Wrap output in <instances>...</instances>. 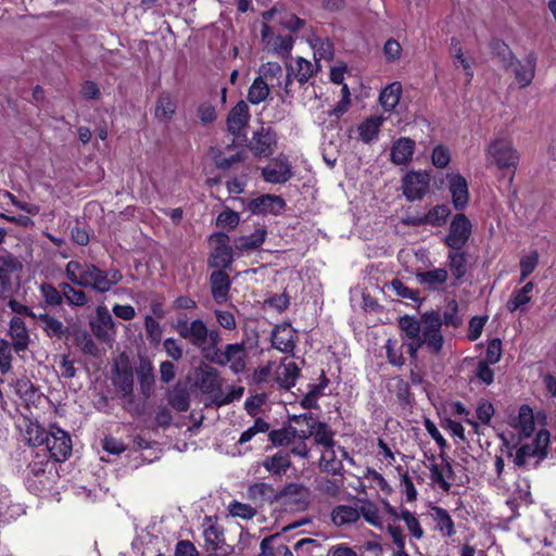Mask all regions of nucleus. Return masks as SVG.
Masks as SVG:
<instances>
[{
    "mask_svg": "<svg viewBox=\"0 0 556 556\" xmlns=\"http://www.w3.org/2000/svg\"><path fill=\"white\" fill-rule=\"evenodd\" d=\"M331 519L337 527L351 525L359 519V510L357 506L339 505L332 509Z\"/></svg>",
    "mask_w": 556,
    "mask_h": 556,
    "instance_id": "35",
    "label": "nucleus"
},
{
    "mask_svg": "<svg viewBox=\"0 0 556 556\" xmlns=\"http://www.w3.org/2000/svg\"><path fill=\"white\" fill-rule=\"evenodd\" d=\"M175 329L182 339L187 340L198 349H201L206 344L207 326L200 318L193 319L192 321H189L186 316L184 318H178Z\"/></svg>",
    "mask_w": 556,
    "mask_h": 556,
    "instance_id": "10",
    "label": "nucleus"
},
{
    "mask_svg": "<svg viewBox=\"0 0 556 556\" xmlns=\"http://www.w3.org/2000/svg\"><path fill=\"white\" fill-rule=\"evenodd\" d=\"M533 288V282L529 281L521 289L517 290L507 301V309L513 313L521 306L528 304L531 301L529 293L532 292Z\"/></svg>",
    "mask_w": 556,
    "mask_h": 556,
    "instance_id": "44",
    "label": "nucleus"
},
{
    "mask_svg": "<svg viewBox=\"0 0 556 556\" xmlns=\"http://www.w3.org/2000/svg\"><path fill=\"white\" fill-rule=\"evenodd\" d=\"M244 392L243 387H230V390L227 394H224L220 390V393L214 395V403L220 407L227 405L236 400H239Z\"/></svg>",
    "mask_w": 556,
    "mask_h": 556,
    "instance_id": "59",
    "label": "nucleus"
},
{
    "mask_svg": "<svg viewBox=\"0 0 556 556\" xmlns=\"http://www.w3.org/2000/svg\"><path fill=\"white\" fill-rule=\"evenodd\" d=\"M74 341L80 351L90 356H99L100 349L92 339V334L86 330H77L74 333Z\"/></svg>",
    "mask_w": 556,
    "mask_h": 556,
    "instance_id": "38",
    "label": "nucleus"
},
{
    "mask_svg": "<svg viewBox=\"0 0 556 556\" xmlns=\"http://www.w3.org/2000/svg\"><path fill=\"white\" fill-rule=\"evenodd\" d=\"M309 490L301 483H288L277 492L276 501L304 508L309 503Z\"/></svg>",
    "mask_w": 556,
    "mask_h": 556,
    "instance_id": "16",
    "label": "nucleus"
},
{
    "mask_svg": "<svg viewBox=\"0 0 556 556\" xmlns=\"http://www.w3.org/2000/svg\"><path fill=\"white\" fill-rule=\"evenodd\" d=\"M320 468L330 475H342L343 465L336 456L333 448L327 450L320 457Z\"/></svg>",
    "mask_w": 556,
    "mask_h": 556,
    "instance_id": "47",
    "label": "nucleus"
},
{
    "mask_svg": "<svg viewBox=\"0 0 556 556\" xmlns=\"http://www.w3.org/2000/svg\"><path fill=\"white\" fill-rule=\"evenodd\" d=\"M269 96V87L262 76L256 77L248 91V101L252 104H260Z\"/></svg>",
    "mask_w": 556,
    "mask_h": 556,
    "instance_id": "41",
    "label": "nucleus"
},
{
    "mask_svg": "<svg viewBox=\"0 0 556 556\" xmlns=\"http://www.w3.org/2000/svg\"><path fill=\"white\" fill-rule=\"evenodd\" d=\"M35 320L39 323L40 327L49 338L61 339L67 332V328L63 323L49 314H38Z\"/></svg>",
    "mask_w": 556,
    "mask_h": 556,
    "instance_id": "32",
    "label": "nucleus"
},
{
    "mask_svg": "<svg viewBox=\"0 0 556 556\" xmlns=\"http://www.w3.org/2000/svg\"><path fill=\"white\" fill-rule=\"evenodd\" d=\"M198 386L203 393L215 394L220 393L222 380L218 370L211 366L200 369L198 375Z\"/></svg>",
    "mask_w": 556,
    "mask_h": 556,
    "instance_id": "22",
    "label": "nucleus"
},
{
    "mask_svg": "<svg viewBox=\"0 0 556 556\" xmlns=\"http://www.w3.org/2000/svg\"><path fill=\"white\" fill-rule=\"evenodd\" d=\"M295 339L296 330L288 323L276 325L271 330V345L282 353H293Z\"/></svg>",
    "mask_w": 556,
    "mask_h": 556,
    "instance_id": "14",
    "label": "nucleus"
},
{
    "mask_svg": "<svg viewBox=\"0 0 556 556\" xmlns=\"http://www.w3.org/2000/svg\"><path fill=\"white\" fill-rule=\"evenodd\" d=\"M112 382L122 397L126 399L129 404L134 403V370L129 357L125 353L119 355L118 362L112 369Z\"/></svg>",
    "mask_w": 556,
    "mask_h": 556,
    "instance_id": "7",
    "label": "nucleus"
},
{
    "mask_svg": "<svg viewBox=\"0 0 556 556\" xmlns=\"http://www.w3.org/2000/svg\"><path fill=\"white\" fill-rule=\"evenodd\" d=\"M399 327L407 339L417 337L421 331L420 320L418 321L415 317L408 315L400 318Z\"/></svg>",
    "mask_w": 556,
    "mask_h": 556,
    "instance_id": "55",
    "label": "nucleus"
},
{
    "mask_svg": "<svg viewBox=\"0 0 556 556\" xmlns=\"http://www.w3.org/2000/svg\"><path fill=\"white\" fill-rule=\"evenodd\" d=\"M250 110L244 101H239L228 113L227 128L233 136H239L250 121Z\"/></svg>",
    "mask_w": 556,
    "mask_h": 556,
    "instance_id": "20",
    "label": "nucleus"
},
{
    "mask_svg": "<svg viewBox=\"0 0 556 556\" xmlns=\"http://www.w3.org/2000/svg\"><path fill=\"white\" fill-rule=\"evenodd\" d=\"M200 350L203 357L210 363L216 364L218 366H225L224 351L219 350L217 346H206L205 344Z\"/></svg>",
    "mask_w": 556,
    "mask_h": 556,
    "instance_id": "63",
    "label": "nucleus"
},
{
    "mask_svg": "<svg viewBox=\"0 0 556 556\" xmlns=\"http://www.w3.org/2000/svg\"><path fill=\"white\" fill-rule=\"evenodd\" d=\"M539 264V253L538 251H532L526 256H522L520 260V281H523L528 276H530Z\"/></svg>",
    "mask_w": 556,
    "mask_h": 556,
    "instance_id": "56",
    "label": "nucleus"
},
{
    "mask_svg": "<svg viewBox=\"0 0 556 556\" xmlns=\"http://www.w3.org/2000/svg\"><path fill=\"white\" fill-rule=\"evenodd\" d=\"M518 426L521 429V433L529 438L534 432V416L529 405H521L518 414Z\"/></svg>",
    "mask_w": 556,
    "mask_h": 556,
    "instance_id": "49",
    "label": "nucleus"
},
{
    "mask_svg": "<svg viewBox=\"0 0 556 556\" xmlns=\"http://www.w3.org/2000/svg\"><path fill=\"white\" fill-rule=\"evenodd\" d=\"M292 75L300 84H305L313 76V64L303 58H299L296 61V71L292 67L288 68L287 86L289 85Z\"/></svg>",
    "mask_w": 556,
    "mask_h": 556,
    "instance_id": "46",
    "label": "nucleus"
},
{
    "mask_svg": "<svg viewBox=\"0 0 556 556\" xmlns=\"http://www.w3.org/2000/svg\"><path fill=\"white\" fill-rule=\"evenodd\" d=\"M40 293L47 305L58 306L63 302L62 290L55 288L51 283L45 282L40 285Z\"/></svg>",
    "mask_w": 556,
    "mask_h": 556,
    "instance_id": "53",
    "label": "nucleus"
},
{
    "mask_svg": "<svg viewBox=\"0 0 556 556\" xmlns=\"http://www.w3.org/2000/svg\"><path fill=\"white\" fill-rule=\"evenodd\" d=\"M293 433L294 427H283L269 431L268 439L274 446H288L294 440Z\"/></svg>",
    "mask_w": 556,
    "mask_h": 556,
    "instance_id": "52",
    "label": "nucleus"
},
{
    "mask_svg": "<svg viewBox=\"0 0 556 556\" xmlns=\"http://www.w3.org/2000/svg\"><path fill=\"white\" fill-rule=\"evenodd\" d=\"M430 175L427 172H409L403 178V194L413 202L421 200L429 191Z\"/></svg>",
    "mask_w": 556,
    "mask_h": 556,
    "instance_id": "12",
    "label": "nucleus"
},
{
    "mask_svg": "<svg viewBox=\"0 0 556 556\" xmlns=\"http://www.w3.org/2000/svg\"><path fill=\"white\" fill-rule=\"evenodd\" d=\"M45 446L49 451L50 457L55 462H64L72 454V439L70 434L56 426L50 427L49 438Z\"/></svg>",
    "mask_w": 556,
    "mask_h": 556,
    "instance_id": "9",
    "label": "nucleus"
},
{
    "mask_svg": "<svg viewBox=\"0 0 556 556\" xmlns=\"http://www.w3.org/2000/svg\"><path fill=\"white\" fill-rule=\"evenodd\" d=\"M447 263L455 278L453 286H457L467 273V254L462 250H452L447 254Z\"/></svg>",
    "mask_w": 556,
    "mask_h": 556,
    "instance_id": "30",
    "label": "nucleus"
},
{
    "mask_svg": "<svg viewBox=\"0 0 556 556\" xmlns=\"http://www.w3.org/2000/svg\"><path fill=\"white\" fill-rule=\"evenodd\" d=\"M549 439H551L549 431L546 429H541L536 433L533 442L531 443L535 447H538V452L540 453V460L544 459L547 456V447H548Z\"/></svg>",
    "mask_w": 556,
    "mask_h": 556,
    "instance_id": "62",
    "label": "nucleus"
},
{
    "mask_svg": "<svg viewBox=\"0 0 556 556\" xmlns=\"http://www.w3.org/2000/svg\"><path fill=\"white\" fill-rule=\"evenodd\" d=\"M75 285L61 282L59 288L62 290L63 299L67 302L68 305L72 306H84L88 303V298L86 293L74 287Z\"/></svg>",
    "mask_w": 556,
    "mask_h": 556,
    "instance_id": "37",
    "label": "nucleus"
},
{
    "mask_svg": "<svg viewBox=\"0 0 556 556\" xmlns=\"http://www.w3.org/2000/svg\"><path fill=\"white\" fill-rule=\"evenodd\" d=\"M277 148V132L270 127H262L255 131L250 149L257 157L270 156Z\"/></svg>",
    "mask_w": 556,
    "mask_h": 556,
    "instance_id": "13",
    "label": "nucleus"
},
{
    "mask_svg": "<svg viewBox=\"0 0 556 556\" xmlns=\"http://www.w3.org/2000/svg\"><path fill=\"white\" fill-rule=\"evenodd\" d=\"M443 325L442 316L437 311L426 312L420 317V334L426 342L427 350L432 354H439L442 351L444 339L441 333Z\"/></svg>",
    "mask_w": 556,
    "mask_h": 556,
    "instance_id": "4",
    "label": "nucleus"
},
{
    "mask_svg": "<svg viewBox=\"0 0 556 556\" xmlns=\"http://www.w3.org/2000/svg\"><path fill=\"white\" fill-rule=\"evenodd\" d=\"M277 492L273 485L265 482H257L249 486L248 496L253 501H276Z\"/></svg>",
    "mask_w": 556,
    "mask_h": 556,
    "instance_id": "42",
    "label": "nucleus"
},
{
    "mask_svg": "<svg viewBox=\"0 0 556 556\" xmlns=\"http://www.w3.org/2000/svg\"><path fill=\"white\" fill-rule=\"evenodd\" d=\"M229 513L233 517H240L242 519H252L256 515V509L249 504L240 502H233L229 505Z\"/></svg>",
    "mask_w": 556,
    "mask_h": 556,
    "instance_id": "60",
    "label": "nucleus"
},
{
    "mask_svg": "<svg viewBox=\"0 0 556 556\" xmlns=\"http://www.w3.org/2000/svg\"><path fill=\"white\" fill-rule=\"evenodd\" d=\"M432 164L437 168H444L447 166L451 160L450 151L443 146H437L432 151Z\"/></svg>",
    "mask_w": 556,
    "mask_h": 556,
    "instance_id": "64",
    "label": "nucleus"
},
{
    "mask_svg": "<svg viewBox=\"0 0 556 556\" xmlns=\"http://www.w3.org/2000/svg\"><path fill=\"white\" fill-rule=\"evenodd\" d=\"M492 48L503 56L505 68L513 71L515 79L520 88H526L532 83L536 67V56L534 53H529L523 60H518L513 55L509 48L502 41L497 40L493 42Z\"/></svg>",
    "mask_w": 556,
    "mask_h": 556,
    "instance_id": "2",
    "label": "nucleus"
},
{
    "mask_svg": "<svg viewBox=\"0 0 556 556\" xmlns=\"http://www.w3.org/2000/svg\"><path fill=\"white\" fill-rule=\"evenodd\" d=\"M245 339L240 343L226 344L224 350L225 366L229 365L230 369L235 374H240L245 370V349L254 348L258 342V332L256 330L251 331V336L245 334Z\"/></svg>",
    "mask_w": 556,
    "mask_h": 556,
    "instance_id": "6",
    "label": "nucleus"
},
{
    "mask_svg": "<svg viewBox=\"0 0 556 556\" xmlns=\"http://www.w3.org/2000/svg\"><path fill=\"white\" fill-rule=\"evenodd\" d=\"M300 376V368L294 362H282L276 371V380L281 388L290 390Z\"/></svg>",
    "mask_w": 556,
    "mask_h": 556,
    "instance_id": "29",
    "label": "nucleus"
},
{
    "mask_svg": "<svg viewBox=\"0 0 556 556\" xmlns=\"http://www.w3.org/2000/svg\"><path fill=\"white\" fill-rule=\"evenodd\" d=\"M415 149L414 140L409 138H401L391 149V161L397 165H404L412 160Z\"/></svg>",
    "mask_w": 556,
    "mask_h": 556,
    "instance_id": "28",
    "label": "nucleus"
},
{
    "mask_svg": "<svg viewBox=\"0 0 556 556\" xmlns=\"http://www.w3.org/2000/svg\"><path fill=\"white\" fill-rule=\"evenodd\" d=\"M402 92V86L400 83L395 81L387 86L379 96V101L384 111H392L400 101Z\"/></svg>",
    "mask_w": 556,
    "mask_h": 556,
    "instance_id": "36",
    "label": "nucleus"
},
{
    "mask_svg": "<svg viewBox=\"0 0 556 556\" xmlns=\"http://www.w3.org/2000/svg\"><path fill=\"white\" fill-rule=\"evenodd\" d=\"M205 542L212 545V549L215 552L222 547L225 542L224 529L216 525H212L204 530Z\"/></svg>",
    "mask_w": 556,
    "mask_h": 556,
    "instance_id": "54",
    "label": "nucleus"
},
{
    "mask_svg": "<svg viewBox=\"0 0 556 556\" xmlns=\"http://www.w3.org/2000/svg\"><path fill=\"white\" fill-rule=\"evenodd\" d=\"M9 336L11 345L16 353L25 352L30 343L29 333L24 320L14 316L10 320Z\"/></svg>",
    "mask_w": 556,
    "mask_h": 556,
    "instance_id": "19",
    "label": "nucleus"
},
{
    "mask_svg": "<svg viewBox=\"0 0 556 556\" xmlns=\"http://www.w3.org/2000/svg\"><path fill=\"white\" fill-rule=\"evenodd\" d=\"M176 101L167 92H162L156 100L154 116L160 122H169L176 112Z\"/></svg>",
    "mask_w": 556,
    "mask_h": 556,
    "instance_id": "31",
    "label": "nucleus"
},
{
    "mask_svg": "<svg viewBox=\"0 0 556 556\" xmlns=\"http://www.w3.org/2000/svg\"><path fill=\"white\" fill-rule=\"evenodd\" d=\"M22 263L10 253L0 255V298L4 299L11 292V276L22 269Z\"/></svg>",
    "mask_w": 556,
    "mask_h": 556,
    "instance_id": "15",
    "label": "nucleus"
},
{
    "mask_svg": "<svg viewBox=\"0 0 556 556\" xmlns=\"http://www.w3.org/2000/svg\"><path fill=\"white\" fill-rule=\"evenodd\" d=\"M136 375L140 387V392L144 399H149L155 388L154 366L148 357H140L136 367Z\"/></svg>",
    "mask_w": 556,
    "mask_h": 556,
    "instance_id": "18",
    "label": "nucleus"
},
{
    "mask_svg": "<svg viewBox=\"0 0 556 556\" xmlns=\"http://www.w3.org/2000/svg\"><path fill=\"white\" fill-rule=\"evenodd\" d=\"M486 160L495 164L500 169H510L511 173H515L519 154L508 138L496 137L486 147ZM513 178L514 174L509 178L510 182Z\"/></svg>",
    "mask_w": 556,
    "mask_h": 556,
    "instance_id": "3",
    "label": "nucleus"
},
{
    "mask_svg": "<svg viewBox=\"0 0 556 556\" xmlns=\"http://www.w3.org/2000/svg\"><path fill=\"white\" fill-rule=\"evenodd\" d=\"M267 236L265 227H260L248 236H241L233 241L235 250L238 253H244L257 250L264 242Z\"/></svg>",
    "mask_w": 556,
    "mask_h": 556,
    "instance_id": "24",
    "label": "nucleus"
},
{
    "mask_svg": "<svg viewBox=\"0 0 556 556\" xmlns=\"http://www.w3.org/2000/svg\"><path fill=\"white\" fill-rule=\"evenodd\" d=\"M443 324L457 328L462 325V318L458 316V304L455 300L448 303V309L444 312L442 317Z\"/></svg>",
    "mask_w": 556,
    "mask_h": 556,
    "instance_id": "61",
    "label": "nucleus"
},
{
    "mask_svg": "<svg viewBox=\"0 0 556 556\" xmlns=\"http://www.w3.org/2000/svg\"><path fill=\"white\" fill-rule=\"evenodd\" d=\"M12 350L13 346L9 341L0 340V371L2 374L9 372L12 368Z\"/></svg>",
    "mask_w": 556,
    "mask_h": 556,
    "instance_id": "58",
    "label": "nucleus"
},
{
    "mask_svg": "<svg viewBox=\"0 0 556 556\" xmlns=\"http://www.w3.org/2000/svg\"><path fill=\"white\" fill-rule=\"evenodd\" d=\"M382 122V117H370L363 122L358 127L362 141L369 143L376 139L378 137Z\"/></svg>",
    "mask_w": 556,
    "mask_h": 556,
    "instance_id": "43",
    "label": "nucleus"
},
{
    "mask_svg": "<svg viewBox=\"0 0 556 556\" xmlns=\"http://www.w3.org/2000/svg\"><path fill=\"white\" fill-rule=\"evenodd\" d=\"M263 467L273 475H282L291 467L290 454L279 451L263 462Z\"/></svg>",
    "mask_w": 556,
    "mask_h": 556,
    "instance_id": "34",
    "label": "nucleus"
},
{
    "mask_svg": "<svg viewBox=\"0 0 556 556\" xmlns=\"http://www.w3.org/2000/svg\"><path fill=\"white\" fill-rule=\"evenodd\" d=\"M313 435L315 438V443L323 445L326 450H331L336 445V441L333 440L334 432L326 422L315 420Z\"/></svg>",
    "mask_w": 556,
    "mask_h": 556,
    "instance_id": "40",
    "label": "nucleus"
},
{
    "mask_svg": "<svg viewBox=\"0 0 556 556\" xmlns=\"http://www.w3.org/2000/svg\"><path fill=\"white\" fill-rule=\"evenodd\" d=\"M450 214L451 210L447 205H437L424 215L426 225L440 227L445 224Z\"/></svg>",
    "mask_w": 556,
    "mask_h": 556,
    "instance_id": "51",
    "label": "nucleus"
},
{
    "mask_svg": "<svg viewBox=\"0 0 556 556\" xmlns=\"http://www.w3.org/2000/svg\"><path fill=\"white\" fill-rule=\"evenodd\" d=\"M26 437L30 445L41 446L49 438V430L37 422H29L26 427Z\"/></svg>",
    "mask_w": 556,
    "mask_h": 556,
    "instance_id": "48",
    "label": "nucleus"
},
{
    "mask_svg": "<svg viewBox=\"0 0 556 556\" xmlns=\"http://www.w3.org/2000/svg\"><path fill=\"white\" fill-rule=\"evenodd\" d=\"M92 334L100 341L109 343L114 340L115 323L109 309L104 305L96 308V316L89 320Z\"/></svg>",
    "mask_w": 556,
    "mask_h": 556,
    "instance_id": "11",
    "label": "nucleus"
},
{
    "mask_svg": "<svg viewBox=\"0 0 556 556\" xmlns=\"http://www.w3.org/2000/svg\"><path fill=\"white\" fill-rule=\"evenodd\" d=\"M386 287L402 299L410 300L413 302H421L419 291L408 288L397 278L392 279L388 285H386Z\"/></svg>",
    "mask_w": 556,
    "mask_h": 556,
    "instance_id": "50",
    "label": "nucleus"
},
{
    "mask_svg": "<svg viewBox=\"0 0 556 556\" xmlns=\"http://www.w3.org/2000/svg\"><path fill=\"white\" fill-rule=\"evenodd\" d=\"M168 404L177 412L184 413L190 408V394L186 387L175 386L167 391Z\"/></svg>",
    "mask_w": 556,
    "mask_h": 556,
    "instance_id": "33",
    "label": "nucleus"
},
{
    "mask_svg": "<svg viewBox=\"0 0 556 556\" xmlns=\"http://www.w3.org/2000/svg\"><path fill=\"white\" fill-rule=\"evenodd\" d=\"M212 251L208 257V266L225 270L229 268L235 258V248L230 245V238L224 232H215L210 237Z\"/></svg>",
    "mask_w": 556,
    "mask_h": 556,
    "instance_id": "5",
    "label": "nucleus"
},
{
    "mask_svg": "<svg viewBox=\"0 0 556 556\" xmlns=\"http://www.w3.org/2000/svg\"><path fill=\"white\" fill-rule=\"evenodd\" d=\"M450 192L455 210L460 211L466 207L469 200L466 179L460 175H455L450 180Z\"/></svg>",
    "mask_w": 556,
    "mask_h": 556,
    "instance_id": "25",
    "label": "nucleus"
},
{
    "mask_svg": "<svg viewBox=\"0 0 556 556\" xmlns=\"http://www.w3.org/2000/svg\"><path fill=\"white\" fill-rule=\"evenodd\" d=\"M286 206L285 200L279 195L263 194L248 202L247 208L252 214H280Z\"/></svg>",
    "mask_w": 556,
    "mask_h": 556,
    "instance_id": "17",
    "label": "nucleus"
},
{
    "mask_svg": "<svg viewBox=\"0 0 556 556\" xmlns=\"http://www.w3.org/2000/svg\"><path fill=\"white\" fill-rule=\"evenodd\" d=\"M262 175L267 182L285 184L292 177V170L290 163L285 160L276 162L275 166L264 167Z\"/></svg>",
    "mask_w": 556,
    "mask_h": 556,
    "instance_id": "26",
    "label": "nucleus"
},
{
    "mask_svg": "<svg viewBox=\"0 0 556 556\" xmlns=\"http://www.w3.org/2000/svg\"><path fill=\"white\" fill-rule=\"evenodd\" d=\"M48 466H49V463L42 462V460L30 463L27 467L28 482H30L31 479L34 478V479H36V480H34V482L38 481V483L42 488H46L47 483L50 480L48 475H51V471L47 470Z\"/></svg>",
    "mask_w": 556,
    "mask_h": 556,
    "instance_id": "45",
    "label": "nucleus"
},
{
    "mask_svg": "<svg viewBox=\"0 0 556 556\" xmlns=\"http://www.w3.org/2000/svg\"><path fill=\"white\" fill-rule=\"evenodd\" d=\"M66 278L75 286L91 288L97 292H108L105 271L91 263L70 261L65 266Z\"/></svg>",
    "mask_w": 556,
    "mask_h": 556,
    "instance_id": "1",
    "label": "nucleus"
},
{
    "mask_svg": "<svg viewBox=\"0 0 556 556\" xmlns=\"http://www.w3.org/2000/svg\"><path fill=\"white\" fill-rule=\"evenodd\" d=\"M357 509L359 510V517L370 523L371 526L381 528L382 522L379 516V509L377 505L368 500L362 498L357 501Z\"/></svg>",
    "mask_w": 556,
    "mask_h": 556,
    "instance_id": "39",
    "label": "nucleus"
},
{
    "mask_svg": "<svg viewBox=\"0 0 556 556\" xmlns=\"http://www.w3.org/2000/svg\"><path fill=\"white\" fill-rule=\"evenodd\" d=\"M529 457H538L540 459V453L538 452V447H535L531 443L523 444L517 450L514 463L517 467H523L527 463V458Z\"/></svg>",
    "mask_w": 556,
    "mask_h": 556,
    "instance_id": "57",
    "label": "nucleus"
},
{
    "mask_svg": "<svg viewBox=\"0 0 556 556\" xmlns=\"http://www.w3.org/2000/svg\"><path fill=\"white\" fill-rule=\"evenodd\" d=\"M472 233V224L463 213L454 215L444 243L452 250H463Z\"/></svg>",
    "mask_w": 556,
    "mask_h": 556,
    "instance_id": "8",
    "label": "nucleus"
},
{
    "mask_svg": "<svg viewBox=\"0 0 556 556\" xmlns=\"http://www.w3.org/2000/svg\"><path fill=\"white\" fill-rule=\"evenodd\" d=\"M448 273L445 268H434L426 271H418L416 279L420 285H425L429 290H439L447 281Z\"/></svg>",
    "mask_w": 556,
    "mask_h": 556,
    "instance_id": "27",
    "label": "nucleus"
},
{
    "mask_svg": "<svg viewBox=\"0 0 556 556\" xmlns=\"http://www.w3.org/2000/svg\"><path fill=\"white\" fill-rule=\"evenodd\" d=\"M211 294L217 304H224L228 299L231 280L225 270L216 269L210 276Z\"/></svg>",
    "mask_w": 556,
    "mask_h": 556,
    "instance_id": "21",
    "label": "nucleus"
},
{
    "mask_svg": "<svg viewBox=\"0 0 556 556\" xmlns=\"http://www.w3.org/2000/svg\"><path fill=\"white\" fill-rule=\"evenodd\" d=\"M429 515L433 522L434 528L442 536L451 538L456 533L454 521L448 511L440 506H430Z\"/></svg>",
    "mask_w": 556,
    "mask_h": 556,
    "instance_id": "23",
    "label": "nucleus"
}]
</instances>
